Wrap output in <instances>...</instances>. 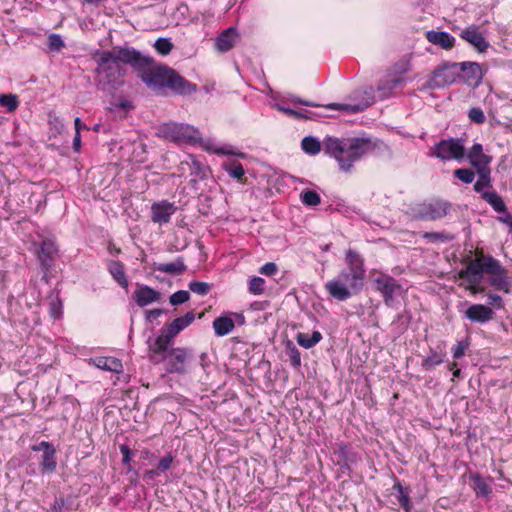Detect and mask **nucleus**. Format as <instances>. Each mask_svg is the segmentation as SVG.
Wrapping results in <instances>:
<instances>
[{
    "label": "nucleus",
    "instance_id": "2eb2a0df",
    "mask_svg": "<svg viewBox=\"0 0 512 512\" xmlns=\"http://www.w3.org/2000/svg\"><path fill=\"white\" fill-rule=\"evenodd\" d=\"M327 292L338 301H345L352 295L357 294L347 283L341 282L336 277L325 284Z\"/></svg>",
    "mask_w": 512,
    "mask_h": 512
},
{
    "label": "nucleus",
    "instance_id": "20e7f679",
    "mask_svg": "<svg viewBox=\"0 0 512 512\" xmlns=\"http://www.w3.org/2000/svg\"><path fill=\"white\" fill-rule=\"evenodd\" d=\"M153 63V61L151 62ZM142 74L143 82L155 89L169 88L181 95H189L196 91V85L179 75L175 70L165 66H154L150 64L144 68Z\"/></svg>",
    "mask_w": 512,
    "mask_h": 512
},
{
    "label": "nucleus",
    "instance_id": "ddd939ff",
    "mask_svg": "<svg viewBox=\"0 0 512 512\" xmlns=\"http://www.w3.org/2000/svg\"><path fill=\"white\" fill-rule=\"evenodd\" d=\"M405 81L402 73H390L380 80L377 86L378 98L384 100L395 94L396 88Z\"/></svg>",
    "mask_w": 512,
    "mask_h": 512
},
{
    "label": "nucleus",
    "instance_id": "052dcab7",
    "mask_svg": "<svg viewBox=\"0 0 512 512\" xmlns=\"http://www.w3.org/2000/svg\"><path fill=\"white\" fill-rule=\"evenodd\" d=\"M162 314V310L160 309H152L147 311V319H156Z\"/></svg>",
    "mask_w": 512,
    "mask_h": 512
},
{
    "label": "nucleus",
    "instance_id": "13d9d810",
    "mask_svg": "<svg viewBox=\"0 0 512 512\" xmlns=\"http://www.w3.org/2000/svg\"><path fill=\"white\" fill-rule=\"evenodd\" d=\"M120 451H121V453L123 455V462L124 463H128L130 461V459H131V457H130V455H131L130 449L127 446L122 445L120 447Z\"/></svg>",
    "mask_w": 512,
    "mask_h": 512
},
{
    "label": "nucleus",
    "instance_id": "680f3d73",
    "mask_svg": "<svg viewBox=\"0 0 512 512\" xmlns=\"http://www.w3.org/2000/svg\"><path fill=\"white\" fill-rule=\"evenodd\" d=\"M292 101L294 103H299V104L306 105V106H311V107H317L318 106L317 104H315L313 102L302 100L299 97H295V96L292 97Z\"/></svg>",
    "mask_w": 512,
    "mask_h": 512
},
{
    "label": "nucleus",
    "instance_id": "864d4df0",
    "mask_svg": "<svg viewBox=\"0 0 512 512\" xmlns=\"http://www.w3.org/2000/svg\"><path fill=\"white\" fill-rule=\"evenodd\" d=\"M277 266L273 262H268L260 268V272L267 276H272L276 273Z\"/></svg>",
    "mask_w": 512,
    "mask_h": 512
},
{
    "label": "nucleus",
    "instance_id": "f704fd0d",
    "mask_svg": "<svg viewBox=\"0 0 512 512\" xmlns=\"http://www.w3.org/2000/svg\"><path fill=\"white\" fill-rule=\"evenodd\" d=\"M301 147L307 154L316 155L321 151L322 146L317 138L307 136L302 140Z\"/></svg>",
    "mask_w": 512,
    "mask_h": 512
},
{
    "label": "nucleus",
    "instance_id": "a211bd4d",
    "mask_svg": "<svg viewBox=\"0 0 512 512\" xmlns=\"http://www.w3.org/2000/svg\"><path fill=\"white\" fill-rule=\"evenodd\" d=\"M467 158L476 171L480 169H490L489 164L492 158L484 154L483 147L479 143L472 146L467 154Z\"/></svg>",
    "mask_w": 512,
    "mask_h": 512
},
{
    "label": "nucleus",
    "instance_id": "72a5a7b5",
    "mask_svg": "<svg viewBox=\"0 0 512 512\" xmlns=\"http://www.w3.org/2000/svg\"><path fill=\"white\" fill-rule=\"evenodd\" d=\"M473 487L478 496L488 497L492 491L490 485L479 475L472 477Z\"/></svg>",
    "mask_w": 512,
    "mask_h": 512
},
{
    "label": "nucleus",
    "instance_id": "9b49d317",
    "mask_svg": "<svg viewBox=\"0 0 512 512\" xmlns=\"http://www.w3.org/2000/svg\"><path fill=\"white\" fill-rule=\"evenodd\" d=\"M450 209V203L443 200H432L419 204L414 209V214L420 220H437L445 217Z\"/></svg>",
    "mask_w": 512,
    "mask_h": 512
},
{
    "label": "nucleus",
    "instance_id": "3c124183",
    "mask_svg": "<svg viewBox=\"0 0 512 512\" xmlns=\"http://www.w3.org/2000/svg\"><path fill=\"white\" fill-rule=\"evenodd\" d=\"M229 174L233 178L240 179L244 175L243 166L238 162L233 163L229 169Z\"/></svg>",
    "mask_w": 512,
    "mask_h": 512
},
{
    "label": "nucleus",
    "instance_id": "09e8293b",
    "mask_svg": "<svg viewBox=\"0 0 512 512\" xmlns=\"http://www.w3.org/2000/svg\"><path fill=\"white\" fill-rule=\"evenodd\" d=\"M469 119L477 124H482L485 122V115L481 108H471L468 113Z\"/></svg>",
    "mask_w": 512,
    "mask_h": 512
},
{
    "label": "nucleus",
    "instance_id": "338daca9",
    "mask_svg": "<svg viewBox=\"0 0 512 512\" xmlns=\"http://www.w3.org/2000/svg\"><path fill=\"white\" fill-rule=\"evenodd\" d=\"M215 152H216L217 154H232V152H231L230 150H226V149H224V148L217 149V150H215Z\"/></svg>",
    "mask_w": 512,
    "mask_h": 512
},
{
    "label": "nucleus",
    "instance_id": "39448f33",
    "mask_svg": "<svg viewBox=\"0 0 512 512\" xmlns=\"http://www.w3.org/2000/svg\"><path fill=\"white\" fill-rule=\"evenodd\" d=\"M194 354L191 349L177 347L155 353L153 346H149V359L152 363L165 362V369L168 373L185 374L193 360Z\"/></svg>",
    "mask_w": 512,
    "mask_h": 512
},
{
    "label": "nucleus",
    "instance_id": "603ef678",
    "mask_svg": "<svg viewBox=\"0 0 512 512\" xmlns=\"http://www.w3.org/2000/svg\"><path fill=\"white\" fill-rule=\"evenodd\" d=\"M487 298H488L489 305L495 306L497 308L503 307V300H502L501 296H499L498 294L488 293Z\"/></svg>",
    "mask_w": 512,
    "mask_h": 512
},
{
    "label": "nucleus",
    "instance_id": "7ed1b4c3",
    "mask_svg": "<svg viewBox=\"0 0 512 512\" xmlns=\"http://www.w3.org/2000/svg\"><path fill=\"white\" fill-rule=\"evenodd\" d=\"M376 147L375 141L364 137L350 139L327 137L323 141L324 152L333 157L344 172L351 171L355 162L372 153Z\"/></svg>",
    "mask_w": 512,
    "mask_h": 512
},
{
    "label": "nucleus",
    "instance_id": "4d7b16f0",
    "mask_svg": "<svg viewBox=\"0 0 512 512\" xmlns=\"http://www.w3.org/2000/svg\"><path fill=\"white\" fill-rule=\"evenodd\" d=\"M425 237L432 239V240H442V241L451 239V238H449L443 234H440V233H426Z\"/></svg>",
    "mask_w": 512,
    "mask_h": 512
},
{
    "label": "nucleus",
    "instance_id": "9d476101",
    "mask_svg": "<svg viewBox=\"0 0 512 512\" xmlns=\"http://www.w3.org/2000/svg\"><path fill=\"white\" fill-rule=\"evenodd\" d=\"M432 155L441 160H461L465 156V148L462 139L450 138L441 140L434 145Z\"/></svg>",
    "mask_w": 512,
    "mask_h": 512
},
{
    "label": "nucleus",
    "instance_id": "6ab92c4d",
    "mask_svg": "<svg viewBox=\"0 0 512 512\" xmlns=\"http://www.w3.org/2000/svg\"><path fill=\"white\" fill-rule=\"evenodd\" d=\"M425 36L431 44L439 46L444 50H450L455 45V38L445 31L429 30Z\"/></svg>",
    "mask_w": 512,
    "mask_h": 512
},
{
    "label": "nucleus",
    "instance_id": "bb28decb",
    "mask_svg": "<svg viewBox=\"0 0 512 512\" xmlns=\"http://www.w3.org/2000/svg\"><path fill=\"white\" fill-rule=\"evenodd\" d=\"M108 270L114 280L123 288L128 286V280L124 271V266L120 261H110L108 264Z\"/></svg>",
    "mask_w": 512,
    "mask_h": 512
},
{
    "label": "nucleus",
    "instance_id": "69168bd1",
    "mask_svg": "<svg viewBox=\"0 0 512 512\" xmlns=\"http://www.w3.org/2000/svg\"><path fill=\"white\" fill-rule=\"evenodd\" d=\"M500 220L512 229V216L508 215L506 217L500 218Z\"/></svg>",
    "mask_w": 512,
    "mask_h": 512
},
{
    "label": "nucleus",
    "instance_id": "1a4fd4ad",
    "mask_svg": "<svg viewBox=\"0 0 512 512\" xmlns=\"http://www.w3.org/2000/svg\"><path fill=\"white\" fill-rule=\"evenodd\" d=\"M375 289L381 293L384 303L392 306L394 299L403 293L402 285L393 277L385 273H379L373 280Z\"/></svg>",
    "mask_w": 512,
    "mask_h": 512
},
{
    "label": "nucleus",
    "instance_id": "a18cd8bd",
    "mask_svg": "<svg viewBox=\"0 0 512 512\" xmlns=\"http://www.w3.org/2000/svg\"><path fill=\"white\" fill-rule=\"evenodd\" d=\"M189 292L185 290H179L170 296V303L172 305H180L189 300Z\"/></svg>",
    "mask_w": 512,
    "mask_h": 512
},
{
    "label": "nucleus",
    "instance_id": "79ce46f5",
    "mask_svg": "<svg viewBox=\"0 0 512 512\" xmlns=\"http://www.w3.org/2000/svg\"><path fill=\"white\" fill-rule=\"evenodd\" d=\"M172 462H173V457L169 453V454L165 455L163 458L160 459V461H159V463L157 465L156 471H148L147 474L151 476V475H153L155 473L158 474V473L165 472L168 469H170V467L172 465Z\"/></svg>",
    "mask_w": 512,
    "mask_h": 512
},
{
    "label": "nucleus",
    "instance_id": "4be33fe9",
    "mask_svg": "<svg viewBox=\"0 0 512 512\" xmlns=\"http://www.w3.org/2000/svg\"><path fill=\"white\" fill-rule=\"evenodd\" d=\"M238 37L237 30L229 27L216 38L215 47L219 52H227L234 47Z\"/></svg>",
    "mask_w": 512,
    "mask_h": 512
},
{
    "label": "nucleus",
    "instance_id": "8fccbe9b",
    "mask_svg": "<svg viewBox=\"0 0 512 512\" xmlns=\"http://www.w3.org/2000/svg\"><path fill=\"white\" fill-rule=\"evenodd\" d=\"M49 47L52 50L59 51L61 48L64 47V42L60 35L58 34H51L48 38Z\"/></svg>",
    "mask_w": 512,
    "mask_h": 512
},
{
    "label": "nucleus",
    "instance_id": "774afa93",
    "mask_svg": "<svg viewBox=\"0 0 512 512\" xmlns=\"http://www.w3.org/2000/svg\"><path fill=\"white\" fill-rule=\"evenodd\" d=\"M236 320L240 323H244V316L242 314H235Z\"/></svg>",
    "mask_w": 512,
    "mask_h": 512
},
{
    "label": "nucleus",
    "instance_id": "37998d69",
    "mask_svg": "<svg viewBox=\"0 0 512 512\" xmlns=\"http://www.w3.org/2000/svg\"><path fill=\"white\" fill-rule=\"evenodd\" d=\"M155 49L162 55H167L171 52L173 44L169 39L159 38L155 41Z\"/></svg>",
    "mask_w": 512,
    "mask_h": 512
},
{
    "label": "nucleus",
    "instance_id": "2f4dec72",
    "mask_svg": "<svg viewBox=\"0 0 512 512\" xmlns=\"http://www.w3.org/2000/svg\"><path fill=\"white\" fill-rule=\"evenodd\" d=\"M322 339L319 331H314L311 336L305 333H298L296 336L297 343L303 348L309 349L315 346Z\"/></svg>",
    "mask_w": 512,
    "mask_h": 512
},
{
    "label": "nucleus",
    "instance_id": "c85d7f7f",
    "mask_svg": "<svg viewBox=\"0 0 512 512\" xmlns=\"http://www.w3.org/2000/svg\"><path fill=\"white\" fill-rule=\"evenodd\" d=\"M476 174L478 179L473 186L475 192L482 194L485 192L484 189L492 188L491 169H480L476 171Z\"/></svg>",
    "mask_w": 512,
    "mask_h": 512
},
{
    "label": "nucleus",
    "instance_id": "f8f14e48",
    "mask_svg": "<svg viewBox=\"0 0 512 512\" xmlns=\"http://www.w3.org/2000/svg\"><path fill=\"white\" fill-rule=\"evenodd\" d=\"M355 99H359L357 103L350 104V103H344V104H338V103H330L326 105V108L329 109H336V110H343L348 113H358L363 110H365L367 107L372 105L375 101V97L373 95V88L369 87L365 90H358L354 93Z\"/></svg>",
    "mask_w": 512,
    "mask_h": 512
},
{
    "label": "nucleus",
    "instance_id": "c9c22d12",
    "mask_svg": "<svg viewBox=\"0 0 512 512\" xmlns=\"http://www.w3.org/2000/svg\"><path fill=\"white\" fill-rule=\"evenodd\" d=\"M55 449L45 451L42 456L41 467L43 471L53 472L56 469Z\"/></svg>",
    "mask_w": 512,
    "mask_h": 512
},
{
    "label": "nucleus",
    "instance_id": "e433bc0d",
    "mask_svg": "<svg viewBox=\"0 0 512 512\" xmlns=\"http://www.w3.org/2000/svg\"><path fill=\"white\" fill-rule=\"evenodd\" d=\"M286 354L294 368H299L301 366L300 352L291 341L286 345Z\"/></svg>",
    "mask_w": 512,
    "mask_h": 512
},
{
    "label": "nucleus",
    "instance_id": "a19ab883",
    "mask_svg": "<svg viewBox=\"0 0 512 512\" xmlns=\"http://www.w3.org/2000/svg\"><path fill=\"white\" fill-rule=\"evenodd\" d=\"M454 176L463 183H472L475 178V173L468 168H460L454 171Z\"/></svg>",
    "mask_w": 512,
    "mask_h": 512
},
{
    "label": "nucleus",
    "instance_id": "0e129e2a",
    "mask_svg": "<svg viewBox=\"0 0 512 512\" xmlns=\"http://www.w3.org/2000/svg\"><path fill=\"white\" fill-rule=\"evenodd\" d=\"M74 125H75V133H77V131H78V133H80V130L82 128L87 129V127L82 124L81 119L79 117L75 118Z\"/></svg>",
    "mask_w": 512,
    "mask_h": 512
},
{
    "label": "nucleus",
    "instance_id": "de8ad7c7",
    "mask_svg": "<svg viewBox=\"0 0 512 512\" xmlns=\"http://www.w3.org/2000/svg\"><path fill=\"white\" fill-rule=\"evenodd\" d=\"M395 488L399 492V503H400V505L405 509L406 512H409V510H410V499H409L408 493L406 491H404V488L400 484H397L395 486Z\"/></svg>",
    "mask_w": 512,
    "mask_h": 512
},
{
    "label": "nucleus",
    "instance_id": "c03bdc74",
    "mask_svg": "<svg viewBox=\"0 0 512 512\" xmlns=\"http://www.w3.org/2000/svg\"><path fill=\"white\" fill-rule=\"evenodd\" d=\"M189 289L198 295H206L211 289V286L206 282H190L189 283Z\"/></svg>",
    "mask_w": 512,
    "mask_h": 512
},
{
    "label": "nucleus",
    "instance_id": "bf43d9fd",
    "mask_svg": "<svg viewBox=\"0 0 512 512\" xmlns=\"http://www.w3.org/2000/svg\"><path fill=\"white\" fill-rule=\"evenodd\" d=\"M80 147H81V135H80V133L77 132V133H75V136L73 139V149H74V151L79 152Z\"/></svg>",
    "mask_w": 512,
    "mask_h": 512
},
{
    "label": "nucleus",
    "instance_id": "5fc2aeb1",
    "mask_svg": "<svg viewBox=\"0 0 512 512\" xmlns=\"http://www.w3.org/2000/svg\"><path fill=\"white\" fill-rule=\"evenodd\" d=\"M465 350H466V345H464V343L462 342H458L452 349L453 351V357L455 359H459L461 358L464 353H465Z\"/></svg>",
    "mask_w": 512,
    "mask_h": 512
},
{
    "label": "nucleus",
    "instance_id": "6e6552de",
    "mask_svg": "<svg viewBox=\"0 0 512 512\" xmlns=\"http://www.w3.org/2000/svg\"><path fill=\"white\" fill-rule=\"evenodd\" d=\"M459 77V64L446 62L432 72V76L426 82L425 87L428 89L442 88L453 84Z\"/></svg>",
    "mask_w": 512,
    "mask_h": 512
},
{
    "label": "nucleus",
    "instance_id": "cd10ccee",
    "mask_svg": "<svg viewBox=\"0 0 512 512\" xmlns=\"http://www.w3.org/2000/svg\"><path fill=\"white\" fill-rule=\"evenodd\" d=\"M94 363L100 369L115 373H120L123 369L121 361L114 357H98Z\"/></svg>",
    "mask_w": 512,
    "mask_h": 512
},
{
    "label": "nucleus",
    "instance_id": "c756f323",
    "mask_svg": "<svg viewBox=\"0 0 512 512\" xmlns=\"http://www.w3.org/2000/svg\"><path fill=\"white\" fill-rule=\"evenodd\" d=\"M355 271H342L336 278L341 282L347 283V286L352 288L354 291L359 292L363 286V280L365 276H360V278H354Z\"/></svg>",
    "mask_w": 512,
    "mask_h": 512
},
{
    "label": "nucleus",
    "instance_id": "6e6d98bb",
    "mask_svg": "<svg viewBox=\"0 0 512 512\" xmlns=\"http://www.w3.org/2000/svg\"><path fill=\"white\" fill-rule=\"evenodd\" d=\"M54 447L52 446V444H50L49 442L47 441H42L40 442L38 445H34L32 447V450L33 451H41L43 450L44 452L45 451H48V450H51L53 449Z\"/></svg>",
    "mask_w": 512,
    "mask_h": 512
},
{
    "label": "nucleus",
    "instance_id": "f3484780",
    "mask_svg": "<svg viewBox=\"0 0 512 512\" xmlns=\"http://www.w3.org/2000/svg\"><path fill=\"white\" fill-rule=\"evenodd\" d=\"M465 317L472 322L486 323L493 319V310L483 304H473L465 311Z\"/></svg>",
    "mask_w": 512,
    "mask_h": 512
},
{
    "label": "nucleus",
    "instance_id": "a878e982",
    "mask_svg": "<svg viewBox=\"0 0 512 512\" xmlns=\"http://www.w3.org/2000/svg\"><path fill=\"white\" fill-rule=\"evenodd\" d=\"M235 327V323L229 316H220L214 319L213 329L217 336L222 337L229 334Z\"/></svg>",
    "mask_w": 512,
    "mask_h": 512
},
{
    "label": "nucleus",
    "instance_id": "5701e85b",
    "mask_svg": "<svg viewBox=\"0 0 512 512\" xmlns=\"http://www.w3.org/2000/svg\"><path fill=\"white\" fill-rule=\"evenodd\" d=\"M152 220L156 223H167L174 213V206L168 202H161L152 205Z\"/></svg>",
    "mask_w": 512,
    "mask_h": 512
},
{
    "label": "nucleus",
    "instance_id": "393cba45",
    "mask_svg": "<svg viewBox=\"0 0 512 512\" xmlns=\"http://www.w3.org/2000/svg\"><path fill=\"white\" fill-rule=\"evenodd\" d=\"M154 269L171 275H181L186 271L187 267L182 258H177L171 263H155Z\"/></svg>",
    "mask_w": 512,
    "mask_h": 512
},
{
    "label": "nucleus",
    "instance_id": "dca6fc26",
    "mask_svg": "<svg viewBox=\"0 0 512 512\" xmlns=\"http://www.w3.org/2000/svg\"><path fill=\"white\" fill-rule=\"evenodd\" d=\"M463 72V79L469 85L476 87L480 84L483 78V72L481 66L476 62H462L459 64Z\"/></svg>",
    "mask_w": 512,
    "mask_h": 512
},
{
    "label": "nucleus",
    "instance_id": "f03ea898",
    "mask_svg": "<svg viewBox=\"0 0 512 512\" xmlns=\"http://www.w3.org/2000/svg\"><path fill=\"white\" fill-rule=\"evenodd\" d=\"M508 274V270L497 259L481 252L458 272V277L466 280L469 283L466 290L476 295L485 291V287L481 285L484 276H487V281L493 288L508 293L511 286Z\"/></svg>",
    "mask_w": 512,
    "mask_h": 512
},
{
    "label": "nucleus",
    "instance_id": "423d86ee",
    "mask_svg": "<svg viewBox=\"0 0 512 512\" xmlns=\"http://www.w3.org/2000/svg\"><path fill=\"white\" fill-rule=\"evenodd\" d=\"M195 319L193 312H187L183 317L174 319L166 329L155 339L153 346L155 353L167 350L173 338L180 333L184 328L190 325Z\"/></svg>",
    "mask_w": 512,
    "mask_h": 512
},
{
    "label": "nucleus",
    "instance_id": "473e14b6",
    "mask_svg": "<svg viewBox=\"0 0 512 512\" xmlns=\"http://www.w3.org/2000/svg\"><path fill=\"white\" fill-rule=\"evenodd\" d=\"M445 354L442 352H436L434 350H430V354L423 359L422 367L425 370H431L437 365H440L444 361Z\"/></svg>",
    "mask_w": 512,
    "mask_h": 512
},
{
    "label": "nucleus",
    "instance_id": "e2e57ef3",
    "mask_svg": "<svg viewBox=\"0 0 512 512\" xmlns=\"http://www.w3.org/2000/svg\"><path fill=\"white\" fill-rule=\"evenodd\" d=\"M278 109L282 112H284L285 114H288L290 116H300V114L298 112H296L295 110L293 109H290V108H285V107H281V106H278Z\"/></svg>",
    "mask_w": 512,
    "mask_h": 512
},
{
    "label": "nucleus",
    "instance_id": "412c9836",
    "mask_svg": "<svg viewBox=\"0 0 512 512\" xmlns=\"http://www.w3.org/2000/svg\"><path fill=\"white\" fill-rule=\"evenodd\" d=\"M132 296L138 306L144 307L150 303L158 301L160 299V292L149 286L143 285L136 289Z\"/></svg>",
    "mask_w": 512,
    "mask_h": 512
},
{
    "label": "nucleus",
    "instance_id": "7c9ffc66",
    "mask_svg": "<svg viewBox=\"0 0 512 512\" xmlns=\"http://www.w3.org/2000/svg\"><path fill=\"white\" fill-rule=\"evenodd\" d=\"M481 198L491 205L496 212H506L503 199L495 191L483 192Z\"/></svg>",
    "mask_w": 512,
    "mask_h": 512
},
{
    "label": "nucleus",
    "instance_id": "58836bf2",
    "mask_svg": "<svg viewBox=\"0 0 512 512\" xmlns=\"http://www.w3.org/2000/svg\"><path fill=\"white\" fill-rule=\"evenodd\" d=\"M302 202L307 206H317L321 202L319 194L313 190H305L301 194Z\"/></svg>",
    "mask_w": 512,
    "mask_h": 512
},
{
    "label": "nucleus",
    "instance_id": "ea45409f",
    "mask_svg": "<svg viewBox=\"0 0 512 512\" xmlns=\"http://www.w3.org/2000/svg\"><path fill=\"white\" fill-rule=\"evenodd\" d=\"M265 280L261 277H252L249 281L248 290L251 294L260 295L264 291Z\"/></svg>",
    "mask_w": 512,
    "mask_h": 512
},
{
    "label": "nucleus",
    "instance_id": "4468645a",
    "mask_svg": "<svg viewBox=\"0 0 512 512\" xmlns=\"http://www.w3.org/2000/svg\"><path fill=\"white\" fill-rule=\"evenodd\" d=\"M460 37L471 44L478 52H485L489 48V43L479 32L476 25L466 27L461 33Z\"/></svg>",
    "mask_w": 512,
    "mask_h": 512
},
{
    "label": "nucleus",
    "instance_id": "0eeeda50",
    "mask_svg": "<svg viewBox=\"0 0 512 512\" xmlns=\"http://www.w3.org/2000/svg\"><path fill=\"white\" fill-rule=\"evenodd\" d=\"M162 135L177 143H194L201 140L200 131L188 124L167 123L161 127Z\"/></svg>",
    "mask_w": 512,
    "mask_h": 512
},
{
    "label": "nucleus",
    "instance_id": "b1692460",
    "mask_svg": "<svg viewBox=\"0 0 512 512\" xmlns=\"http://www.w3.org/2000/svg\"><path fill=\"white\" fill-rule=\"evenodd\" d=\"M346 263L348 265L349 270L355 271L354 278H360V276H365L364 261L358 252L349 249L346 252Z\"/></svg>",
    "mask_w": 512,
    "mask_h": 512
},
{
    "label": "nucleus",
    "instance_id": "aec40b11",
    "mask_svg": "<svg viewBox=\"0 0 512 512\" xmlns=\"http://www.w3.org/2000/svg\"><path fill=\"white\" fill-rule=\"evenodd\" d=\"M57 253V247L55 243L51 240H44L41 243V247L38 253V257L41 263V266L45 270V273L51 268L54 256Z\"/></svg>",
    "mask_w": 512,
    "mask_h": 512
},
{
    "label": "nucleus",
    "instance_id": "4c0bfd02",
    "mask_svg": "<svg viewBox=\"0 0 512 512\" xmlns=\"http://www.w3.org/2000/svg\"><path fill=\"white\" fill-rule=\"evenodd\" d=\"M0 105L6 107L8 112H14L19 106L18 97L14 94L0 95Z\"/></svg>",
    "mask_w": 512,
    "mask_h": 512
},
{
    "label": "nucleus",
    "instance_id": "f257e3e1",
    "mask_svg": "<svg viewBox=\"0 0 512 512\" xmlns=\"http://www.w3.org/2000/svg\"><path fill=\"white\" fill-rule=\"evenodd\" d=\"M152 62V58L142 55L133 48L115 47L110 51H103L97 59V74L102 89H116L123 84L125 70L121 66L129 64L136 69H144Z\"/></svg>",
    "mask_w": 512,
    "mask_h": 512
},
{
    "label": "nucleus",
    "instance_id": "49530a36",
    "mask_svg": "<svg viewBox=\"0 0 512 512\" xmlns=\"http://www.w3.org/2000/svg\"><path fill=\"white\" fill-rule=\"evenodd\" d=\"M62 311V302L58 296L51 298L50 300V313L54 319L60 317Z\"/></svg>",
    "mask_w": 512,
    "mask_h": 512
}]
</instances>
